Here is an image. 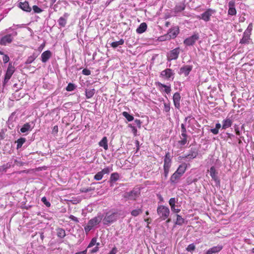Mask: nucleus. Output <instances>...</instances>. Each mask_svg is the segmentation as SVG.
I'll list each match as a JSON object with an SVG mask.
<instances>
[{"mask_svg": "<svg viewBox=\"0 0 254 254\" xmlns=\"http://www.w3.org/2000/svg\"><path fill=\"white\" fill-rule=\"evenodd\" d=\"M121 214L120 211L110 210L106 212L103 217V223L104 225L109 226L116 222L120 217Z\"/></svg>", "mask_w": 254, "mask_h": 254, "instance_id": "1", "label": "nucleus"}, {"mask_svg": "<svg viewBox=\"0 0 254 254\" xmlns=\"http://www.w3.org/2000/svg\"><path fill=\"white\" fill-rule=\"evenodd\" d=\"M253 30V24L250 23L243 33L242 38L240 41V44L242 45H248L250 43L251 39V35Z\"/></svg>", "mask_w": 254, "mask_h": 254, "instance_id": "2", "label": "nucleus"}, {"mask_svg": "<svg viewBox=\"0 0 254 254\" xmlns=\"http://www.w3.org/2000/svg\"><path fill=\"white\" fill-rule=\"evenodd\" d=\"M157 212L162 220H165L168 218L170 214V210L167 206L159 205L157 209Z\"/></svg>", "mask_w": 254, "mask_h": 254, "instance_id": "3", "label": "nucleus"}, {"mask_svg": "<svg viewBox=\"0 0 254 254\" xmlns=\"http://www.w3.org/2000/svg\"><path fill=\"white\" fill-rule=\"evenodd\" d=\"M17 34L16 32H14L12 34H7L2 37L0 39V45L6 46L10 44L13 40V37L16 36Z\"/></svg>", "mask_w": 254, "mask_h": 254, "instance_id": "4", "label": "nucleus"}, {"mask_svg": "<svg viewBox=\"0 0 254 254\" xmlns=\"http://www.w3.org/2000/svg\"><path fill=\"white\" fill-rule=\"evenodd\" d=\"M199 39V35L198 33L194 32L193 34L186 38L184 41V44L187 46H193L196 41Z\"/></svg>", "mask_w": 254, "mask_h": 254, "instance_id": "5", "label": "nucleus"}, {"mask_svg": "<svg viewBox=\"0 0 254 254\" xmlns=\"http://www.w3.org/2000/svg\"><path fill=\"white\" fill-rule=\"evenodd\" d=\"M174 75L175 72L172 69L166 68L161 72L160 76L167 79H171L173 80L174 78Z\"/></svg>", "mask_w": 254, "mask_h": 254, "instance_id": "6", "label": "nucleus"}, {"mask_svg": "<svg viewBox=\"0 0 254 254\" xmlns=\"http://www.w3.org/2000/svg\"><path fill=\"white\" fill-rule=\"evenodd\" d=\"M216 13V10L211 8H208L206 10L201 14L200 18L205 22H208L210 20L211 16Z\"/></svg>", "mask_w": 254, "mask_h": 254, "instance_id": "7", "label": "nucleus"}, {"mask_svg": "<svg viewBox=\"0 0 254 254\" xmlns=\"http://www.w3.org/2000/svg\"><path fill=\"white\" fill-rule=\"evenodd\" d=\"M180 50L179 48H176L171 51L167 55L168 61H171L173 60H177L178 58Z\"/></svg>", "mask_w": 254, "mask_h": 254, "instance_id": "8", "label": "nucleus"}, {"mask_svg": "<svg viewBox=\"0 0 254 254\" xmlns=\"http://www.w3.org/2000/svg\"><path fill=\"white\" fill-rule=\"evenodd\" d=\"M34 124L33 122L24 124L20 129V132L27 134L34 128Z\"/></svg>", "mask_w": 254, "mask_h": 254, "instance_id": "9", "label": "nucleus"}, {"mask_svg": "<svg viewBox=\"0 0 254 254\" xmlns=\"http://www.w3.org/2000/svg\"><path fill=\"white\" fill-rule=\"evenodd\" d=\"M192 65H184L180 68L178 73L180 75L183 74L185 76H187L192 70Z\"/></svg>", "mask_w": 254, "mask_h": 254, "instance_id": "10", "label": "nucleus"}, {"mask_svg": "<svg viewBox=\"0 0 254 254\" xmlns=\"http://www.w3.org/2000/svg\"><path fill=\"white\" fill-rule=\"evenodd\" d=\"M103 215L101 213L98 214L97 216L90 219L88 221V224L91 225V226H95L97 224H99L101 221H103Z\"/></svg>", "mask_w": 254, "mask_h": 254, "instance_id": "11", "label": "nucleus"}, {"mask_svg": "<svg viewBox=\"0 0 254 254\" xmlns=\"http://www.w3.org/2000/svg\"><path fill=\"white\" fill-rule=\"evenodd\" d=\"M198 155V151L195 148H191L190 150L189 153L188 155L180 156L182 159H185L189 158L190 159H192L196 157Z\"/></svg>", "mask_w": 254, "mask_h": 254, "instance_id": "12", "label": "nucleus"}, {"mask_svg": "<svg viewBox=\"0 0 254 254\" xmlns=\"http://www.w3.org/2000/svg\"><path fill=\"white\" fill-rule=\"evenodd\" d=\"M228 14L231 16L236 15L237 14V10L235 8V2L234 0H231L228 2Z\"/></svg>", "mask_w": 254, "mask_h": 254, "instance_id": "13", "label": "nucleus"}, {"mask_svg": "<svg viewBox=\"0 0 254 254\" xmlns=\"http://www.w3.org/2000/svg\"><path fill=\"white\" fill-rule=\"evenodd\" d=\"M218 172H216L214 166H212L210 169V175L212 179L215 182L217 185H220V180L217 176Z\"/></svg>", "mask_w": 254, "mask_h": 254, "instance_id": "14", "label": "nucleus"}, {"mask_svg": "<svg viewBox=\"0 0 254 254\" xmlns=\"http://www.w3.org/2000/svg\"><path fill=\"white\" fill-rule=\"evenodd\" d=\"M181 95L179 92H176L173 95V100L174 105L176 108L179 109L180 108Z\"/></svg>", "mask_w": 254, "mask_h": 254, "instance_id": "15", "label": "nucleus"}, {"mask_svg": "<svg viewBox=\"0 0 254 254\" xmlns=\"http://www.w3.org/2000/svg\"><path fill=\"white\" fill-rule=\"evenodd\" d=\"M52 53L50 50L44 52L41 55V61L43 63H46L52 57Z\"/></svg>", "mask_w": 254, "mask_h": 254, "instance_id": "16", "label": "nucleus"}, {"mask_svg": "<svg viewBox=\"0 0 254 254\" xmlns=\"http://www.w3.org/2000/svg\"><path fill=\"white\" fill-rule=\"evenodd\" d=\"M179 33V28L178 27H173L169 30V32H168V35L170 38L174 39L176 37Z\"/></svg>", "mask_w": 254, "mask_h": 254, "instance_id": "17", "label": "nucleus"}, {"mask_svg": "<svg viewBox=\"0 0 254 254\" xmlns=\"http://www.w3.org/2000/svg\"><path fill=\"white\" fill-rule=\"evenodd\" d=\"M18 6L24 11L27 12H30L31 11V8L30 7L29 3L27 1L20 2L18 3Z\"/></svg>", "mask_w": 254, "mask_h": 254, "instance_id": "18", "label": "nucleus"}, {"mask_svg": "<svg viewBox=\"0 0 254 254\" xmlns=\"http://www.w3.org/2000/svg\"><path fill=\"white\" fill-rule=\"evenodd\" d=\"M223 248L222 246L217 245L209 249L205 254H213L219 252Z\"/></svg>", "mask_w": 254, "mask_h": 254, "instance_id": "19", "label": "nucleus"}, {"mask_svg": "<svg viewBox=\"0 0 254 254\" xmlns=\"http://www.w3.org/2000/svg\"><path fill=\"white\" fill-rule=\"evenodd\" d=\"M69 14L67 13H64L63 17H61L58 20L59 25L63 27H65L66 22H67V18Z\"/></svg>", "mask_w": 254, "mask_h": 254, "instance_id": "20", "label": "nucleus"}, {"mask_svg": "<svg viewBox=\"0 0 254 254\" xmlns=\"http://www.w3.org/2000/svg\"><path fill=\"white\" fill-rule=\"evenodd\" d=\"M137 196V191L132 190L125 194L124 197L130 200H134Z\"/></svg>", "mask_w": 254, "mask_h": 254, "instance_id": "21", "label": "nucleus"}, {"mask_svg": "<svg viewBox=\"0 0 254 254\" xmlns=\"http://www.w3.org/2000/svg\"><path fill=\"white\" fill-rule=\"evenodd\" d=\"M155 85L160 88H164V92L168 94L170 93L171 91V88L170 86H167L166 85L161 83L160 82H155Z\"/></svg>", "mask_w": 254, "mask_h": 254, "instance_id": "22", "label": "nucleus"}, {"mask_svg": "<svg viewBox=\"0 0 254 254\" xmlns=\"http://www.w3.org/2000/svg\"><path fill=\"white\" fill-rule=\"evenodd\" d=\"M172 157L169 152L166 153L164 160V166H170L171 165L172 162Z\"/></svg>", "mask_w": 254, "mask_h": 254, "instance_id": "23", "label": "nucleus"}, {"mask_svg": "<svg viewBox=\"0 0 254 254\" xmlns=\"http://www.w3.org/2000/svg\"><path fill=\"white\" fill-rule=\"evenodd\" d=\"M182 176L175 172L170 178V182L172 184H177Z\"/></svg>", "mask_w": 254, "mask_h": 254, "instance_id": "24", "label": "nucleus"}, {"mask_svg": "<svg viewBox=\"0 0 254 254\" xmlns=\"http://www.w3.org/2000/svg\"><path fill=\"white\" fill-rule=\"evenodd\" d=\"M233 123L232 120L230 118H227L222 121V128L225 129L230 127Z\"/></svg>", "mask_w": 254, "mask_h": 254, "instance_id": "25", "label": "nucleus"}, {"mask_svg": "<svg viewBox=\"0 0 254 254\" xmlns=\"http://www.w3.org/2000/svg\"><path fill=\"white\" fill-rule=\"evenodd\" d=\"M39 55L38 53H33V54L28 57L26 62H25V64H31L38 57Z\"/></svg>", "mask_w": 254, "mask_h": 254, "instance_id": "26", "label": "nucleus"}, {"mask_svg": "<svg viewBox=\"0 0 254 254\" xmlns=\"http://www.w3.org/2000/svg\"><path fill=\"white\" fill-rule=\"evenodd\" d=\"M147 27V26L146 23L145 22H143L141 23L139 25V27L136 29V32L138 34H141L146 31Z\"/></svg>", "mask_w": 254, "mask_h": 254, "instance_id": "27", "label": "nucleus"}, {"mask_svg": "<svg viewBox=\"0 0 254 254\" xmlns=\"http://www.w3.org/2000/svg\"><path fill=\"white\" fill-rule=\"evenodd\" d=\"M187 169V164L186 163H183L181 164L177 170L176 171L179 175L182 176L185 172Z\"/></svg>", "mask_w": 254, "mask_h": 254, "instance_id": "28", "label": "nucleus"}, {"mask_svg": "<svg viewBox=\"0 0 254 254\" xmlns=\"http://www.w3.org/2000/svg\"><path fill=\"white\" fill-rule=\"evenodd\" d=\"M188 135L187 134H181L180 136L181 140L178 141L179 144L181 146H184L187 144Z\"/></svg>", "mask_w": 254, "mask_h": 254, "instance_id": "29", "label": "nucleus"}, {"mask_svg": "<svg viewBox=\"0 0 254 254\" xmlns=\"http://www.w3.org/2000/svg\"><path fill=\"white\" fill-rule=\"evenodd\" d=\"M99 145L101 147H103L104 149L107 150L108 148V140L107 137H103L102 140L99 142Z\"/></svg>", "mask_w": 254, "mask_h": 254, "instance_id": "30", "label": "nucleus"}, {"mask_svg": "<svg viewBox=\"0 0 254 254\" xmlns=\"http://www.w3.org/2000/svg\"><path fill=\"white\" fill-rule=\"evenodd\" d=\"M95 93V89L94 88L90 89H86L85 96L86 98L90 99L92 98Z\"/></svg>", "mask_w": 254, "mask_h": 254, "instance_id": "31", "label": "nucleus"}, {"mask_svg": "<svg viewBox=\"0 0 254 254\" xmlns=\"http://www.w3.org/2000/svg\"><path fill=\"white\" fill-rule=\"evenodd\" d=\"M14 71H15L14 67L12 65L11 63H9L8 64V66L7 69L5 74L11 77V76L12 75Z\"/></svg>", "mask_w": 254, "mask_h": 254, "instance_id": "32", "label": "nucleus"}, {"mask_svg": "<svg viewBox=\"0 0 254 254\" xmlns=\"http://www.w3.org/2000/svg\"><path fill=\"white\" fill-rule=\"evenodd\" d=\"M124 40L123 39H120L118 41L113 42L110 44L111 46L114 48L116 49L118 47L123 45L124 44Z\"/></svg>", "mask_w": 254, "mask_h": 254, "instance_id": "33", "label": "nucleus"}, {"mask_svg": "<svg viewBox=\"0 0 254 254\" xmlns=\"http://www.w3.org/2000/svg\"><path fill=\"white\" fill-rule=\"evenodd\" d=\"M26 138L24 137H20L16 141H15V143H17L16 149H20L22 147V145L26 142Z\"/></svg>", "mask_w": 254, "mask_h": 254, "instance_id": "34", "label": "nucleus"}, {"mask_svg": "<svg viewBox=\"0 0 254 254\" xmlns=\"http://www.w3.org/2000/svg\"><path fill=\"white\" fill-rule=\"evenodd\" d=\"M186 5L184 3H180L177 5L175 7V12L176 13L182 11L185 9Z\"/></svg>", "mask_w": 254, "mask_h": 254, "instance_id": "35", "label": "nucleus"}, {"mask_svg": "<svg viewBox=\"0 0 254 254\" xmlns=\"http://www.w3.org/2000/svg\"><path fill=\"white\" fill-rule=\"evenodd\" d=\"M119 177H120V175H119V173H118L117 172L112 173L111 175V177L110 178V182L111 183L115 182L116 181H117V180H119Z\"/></svg>", "mask_w": 254, "mask_h": 254, "instance_id": "36", "label": "nucleus"}, {"mask_svg": "<svg viewBox=\"0 0 254 254\" xmlns=\"http://www.w3.org/2000/svg\"><path fill=\"white\" fill-rule=\"evenodd\" d=\"M11 166V163L8 162L3 165L0 166V173L3 172H6V170L10 168Z\"/></svg>", "mask_w": 254, "mask_h": 254, "instance_id": "37", "label": "nucleus"}, {"mask_svg": "<svg viewBox=\"0 0 254 254\" xmlns=\"http://www.w3.org/2000/svg\"><path fill=\"white\" fill-rule=\"evenodd\" d=\"M57 236L60 238H64L66 234L65 231L63 228H58L57 230Z\"/></svg>", "mask_w": 254, "mask_h": 254, "instance_id": "38", "label": "nucleus"}, {"mask_svg": "<svg viewBox=\"0 0 254 254\" xmlns=\"http://www.w3.org/2000/svg\"><path fill=\"white\" fill-rule=\"evenodd\" d=\"M176 216H177V219L175 222V224L180 225V226L182 225L185 222L184 219L183 218H182V216L179 214H177Z\"/></svg>", "mask_w": 254, "mask_h": 254, "instance_id": "39", "label": "nucleus"}, {"mask_svg": "<svg viewBox=\"0 0 254 254\" xmlns=\"http://www.w3.org/2000/svg\"><path fill=\"white\" fill-rule=\"evenodd\" d=\"M122 115L128 122L132 121L134 120L133 116L129 114L127 112H123Z\"/></svg>", "mask_w": 254, "mask_h": 254, "instance_id": "40", "label": "nucleus"}, {"mask_svg": "<svg viewBox=\"0 0 254 254\" xmlns=\"http://www.w3.org/2000/svg\"><path fill=\"white\" fill-rule=\"evenodd\" d=\"M112 170H113L112 166H108V167L105 168L104 169H103L100 172L104 176V175H105V174H109L111 171H112Z\"/></svg>", "mask_w": 254, "mask_h": 254, "instance_id": "41", "label": "nucleus"}, {"mask_svg": "<svg viewBox=\"0 0 254 254\" xmlns=\"http://www.w3.org/2000/svg\"><path fill=\"white\" fill-rule=\"evenodd\" d=\"M170 167L171 166H164L163 165L164 176L165 179H166L168 177Z\"/></svg>", "mask_w": 254, "mask_h": 254, "instance_id": "42", "label": "nucleus"}, {"mask_svg": "<svg viewBox=\"0 0 254 254\" xmlns=\"http://www.w3.org/2000/svg\"><path fill=\"white\" fill-rule=\"evenodd\" d=\"M142 213V210L141 208L133 210L131 212V214L134 217L138 216L139 214Z\"/></svg>", "mask_w": 254, "mask_h": 254, "instance_id": "43", "label": "nucleus"}, {"mask_svg": "<svg viewBox=\"0 0 254 254\" xmlns=\"http://www.w3.org/2000/svg\"><path fill=\"white\" fill-rule=\"evenodd\" d=\"M95 189V187H88V188H83L80 189V191L83 193H86L91 191H93Z\"/></svg>", "mask_w": 254, "mask_h": 254, "instance_id": "44", "label": "nucleus"}, {"mask_svg": "<svg viewBox=\"0 0 254 254\" xmlns=\"http://www.w3.org/2000/svg\"><path fill=\"white\" fill-rule=\"evenodd\" d=\"M76 87V86L74 84L69 83L66 87V90L67 91H73Z\"/></svg>", "mask_w": 254, "mask_h": 254, "instance_id": "45", "label": "nucleus"}, {"mask_svg": "<svg viewBox=\"0 0 254 254\" xmlns=\"http://www.w3.org/2000/svg\"><path fill=\"white\" fill-rule=\"evenodd\" d=\"M11 147V143L9 141H7L6 142L5 146L3 147V150L4 152L9 151V150L10 149Z\"/></svg>", "mask_w": 254, "mask_h": 254, "instance_id": "46", "label": "nucleus"}, {"mask_svg": "<svg viewBox=\"0 0 254 254\" xmlns=\"http://www.w3.org/2000/svg\"><path fill=\"white\" fill-rule=\"evenodd\" d=\"M234 137L235 135L234 134L227 132L224 134V136L222 135L221 138H224V139H225L226 140H228V138L231 139L233 137Z\"/></svg>", "mask_w": 254, "mask_h": 254, "instance_id": "47", "label": "nucleus"}, {"mask_svg": "<svg viewBox=\"0 0 254 254\" xmlns=\"http://www.w3.org/2000/svg\"><path fill=\"white\" fill-rule=\"evenodd\" d=\"M195 249V246L193 243L190 244L187 248H186V250L188 252H192L194 251Z\"/></svg>", "mask_w": 254, "mask_h": 254, "instance_id": "48", "label": "nucleus"}, {"mask_svg": "<svg viewBox=\"0 0 254 254\" xmlns=\"http://www.w3.org/2000/svg\"><path fill=\"white\" fill-rule=\"evenodd\" d=\"M96 241H97V238L96 237L93 238L91 239L89 244L88 245V246L87 248V249H88L91 247H92L93 246L95 245L96 244Z\"/></svg>", "mask_w": 254, "mask_h": 254, "instance_id": "49", "label": "nucleus"}, {"mask_svg": "<svg viewBox=\"0 0 254 254\" xmlns=\"http://www.w3.org/2000/svg\"><path fill=\"white\" fill-rule=\"evenodd\" d=\"M103 177V174L101 173V172L100 171L98 172L94 176V180L96 181H100L101 180Z\"/></svg>", "mask_w": 254, "mask_h": 254, "instance_id": "50", "label": "nucleus"}, {"mask_svg": "<svg viewBox=\"0 0 254 254\" xmlns=\"http://www.w3.org/2000/svg\"><path fill=\"white\" fill-rule=\"evenodd\" d=\"M41 201L48 207L51 206V203L48 201L46 197L44 196L42 198Z\"/></svg>", "mask_w": 254, "mask_h": 254, "instance_id": "51", "label": "nucleus"}, {"mask_svg": "<svg viewBox=\"0 0 254 254\" xmlns=\"http://www.w3.org/2000/svg\"><path fill=\"white\" fill-rule=\"evenodd\" d=\"M33 10L35 13H40L43 11V10L39 8L38 6L35 5L33 6Z\"/></svg>", "mask_w": 254, "mask_h": 254, "instance_id": "52", "label": "nucleus"}, {"mask_svg": "<svg viewBox=\"0 0 254 254\" xmlns=\"http://www.w3.org/2000/svg\"><path fill=\"white\" fill-rule=\"evenodd\" d=\"M178 201V199L177 198L172 197L171 198L169 201V205L171 204H175L176 203H177Z\"/></svg>", "mask_w": 254, "mask_h": 254, "instance_id": "53", "label": "nucleus"}, {"mask_svg": "<svg viewBox=\"0 0 254 254\" xmlns=\"http://www.w3.org/2000/svg\"><path fill=\"white\" fill-rule=\"evenodd\" d=\"M181 134H187V129L184 124H181Z\"/></svg>", "mask_w": 254, "mask_h": 254, "instance_id": "54", "label": "nucleus"}, {"mask_svg": "<svg viewBox=\"0 0 254 254\" xmlns=\"http://www.w3.org/2000/svg\"><path fill=\"white\" fill-rule=\"evenodd\" d=\"M82 73L85 75H89L91 74V71L88 69L84 68L82 70Z\"/></svg>", "mask_w": 254, "mask_h": 254, "instance_id": "55", "label": "nucleus"}, {"mask_svg": "<svg viewBox=\"0 0 254 254\" xmlns=\"http://www.w3.org/2000/svg\"><path fill=\"white\" fill-rule=\"evenodd\" d=\"M2 60H3V63L4 64H6V63H8L9 62V57H8V56L7 55L4 54L3 55Z\"/></svg>", "mask_w": 254, "mask_h": 254, "instance_id": "56", "label": "nucleus"}, {"mask_svg": "<svg viewBox=\"0 0 254 254\" xmlns=\"http://www.w3.org/2000/svg\"><path fill=\"white\" fill-rule=\"evenodd\" d=\"M170 110L169 104L164 103V110L166 112H169Z\"/></svg>", "mask_w": 254, "mask_h": 254, "instance_id": "57", "label": "nucleus"}, {"mask_svg": "<svg viewBox=\"0 0 254 254\" xmlns=\"http://www.w3.org/2000/svg\"><path fill=\"white\" fill-rule=\"evenodd\" d=\"M118 251L117 248L116 247H114L108 254H116Z\"/></svg>", "mask_w": 254, "mask_h": 254, "instance_id": "58", "label": "nucleus"}, {"mask_svg": "<svg viewBox=\"0 0 254 254\" xmlns=\"http://www.w3.org/2000/svg\"><path fill=\"white\" fill-rule=\"evenodd\" d=\"M58 132V126H55L52 129V133L54 134L57 133Z\"/></svg>", "mask_w": 254, "mask_h": 254, "instance_id": "59", "label": "nucleus"}, {"mask_svg": "<svg viewBox=\"0 0 254 254\" xmlns=\"http://www.w3.org/2000/svg\"><path fill=\"white\" fill-rule=\"evenodd\" d=\"M134 123H135V125L138 127V128L141 127V122L139 120L136 119L134 121Z\"/></svg>", "mask_w": 254, "mask_h": 254, "instance_id": "60", "label": "nucleus"}, {"mask_svg": "<svg viewBox=\"0 0 254 254\" xmlns=\"http://www.w3.org/2000/svg\"><path fill=\"white\" fill-rule=\"evenodd\" d=\"M69 218V219L75 221L76 223H78L79 222L78 218L72 215H70Z\"/></svg>", "mask_w": 254, "mask_h": 254, "instance_id": "61", "label": "nucleus"}, {"mask_svg": "<svg viewBox=\"0 0 254 254\" xmlns=\"http://www.w3.org/2000/svg\"><path fill=\"white\" fill-rule=\"evenodd\" d=\"M14 164H16V165L19 166H21L23 165L24 163L20 161H18L15 159V160H14Z\"/></svg>", "mask_w": 254, "mask_h": 254, "instance_id": "62", "label": "nucleus"}, {"mask_svg": "<svg viewBox=\"0 0 254 254\" xmlns=\"http://www.w3.org/2000/svg\"><path fill=\"white\" fill-rule=\"evenodd\" d=\"M98 251H99V247L97 246H96L95 248H94L93 249L91 250L90 251V253L93 254V253H96Z\"/></svg>", "mask_w": 254, "mask_h": 254, "instance_id": "63", "label": "nucleus"}, {"mask_svg": "<svg viewBox=\"0 0 254 254\" xmlns=\"http://www.w3.org/2000/svg\"><path fill=\"white\" fill-rule=\"evenodd\" d=\"M210 131L214 134H217L219 132V130L217 128H211Z\"/></svg>", "mask_w": 254, "mask_h": 254, "instance_id": "64", "label": "nucleus"}]
</instances>
